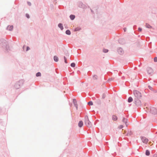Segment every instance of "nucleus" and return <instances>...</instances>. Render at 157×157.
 Segmentation results:
<instances>
[{
    "mask_svg": "<svg viewBox=\"0 0 157 157\" xmlns=\"http://www.w3.org/2000/svg\"><path fill=\"white\" fill-rule=\"evenodd\" d=\"M0 46L6 50L7 52H8L10 50L9 43L6 38H0Z\"/></svg>",
    "mask_w": 157,
    "mask_h": 157,
    "instance_id": "obj_1",
    "label": "nucleus"
},
{
    "mask_svg": "<svg viewBox=\"0 0 157 157\" xmlns=\"http://www.w3.org/2000/svg\"><path fill=\"white\" fill-rule=\"evenodd\" d=\"M24 83V81L23 80H20L19 81L17 82L14 85L15 88L17 89H19L21 86H22Z\"/></svg>",
    "mask_w": 157,
    "mask_h": 157,
    "instance_id": "obj_2",
    "label": "nucleus"
},
{
    "mask_svg": "<svg viewBox=\"0 0 157 157\" xmlns=\"http://www.w3.org/2000/svg\"><path fill=\"white\" fill-rule=\"evenodd\" d=\"M84 118L85 124L87 127H91L92 124L89 120L88 116L87 115L85 116Z\"/></svg>",
    "mask_w": 157,
    "mask_h": 157,
    "instance_id": "obj_3",
    "label": "nucleus"
},
{
    "mask_svg": "<svg viewBox=\"0 0 157 157\" xmlns=\"http://www.w3.org/2000/svg\"><path fill=\"white\" fill-rule=\"evenodd\" d=\"M133 93L136 99H140L142 97L141 93L136 90H134Z\"/></svg>",
    "mask_w": 157,
    "mask_h": 157,
    "instance_id": "obj_4",
    "label": "nucleus"
},
{
    "mask_svg": "<svg viewBox=\"0 0 157 157\" xmlns=\"http://www.w3.org/2000/svg\"><path fill=\"white\" fill-rule=\"evenodd\" d=\"M150 111L151 113L153 114H156L157 113V109L153 107H150Z\"/></svg>",
    "mask_w": 157,
    "mask_h": 157,
    "instance_id": "obj_5",
    "label": "nucleus"
},
{
    "mask_svg": "<svg viewBox=\"0 0 157 157\" xmlns=\"http://www.w3.org/2000/svg\"><path fill=\"white\" fill-rule=\"evenodd\" d=\"M134 102L137 106H140L141 105V103L139 99L135 98Z\"/></svg>",
    "mask_w": 157,
    "mask_h": 157,
    "instance_id": "obj_6",
    "label": "nucleus"
},
{
    "mask_svg": "<svg viewBox=\"0 0 157 157\" xmlns=\"http://www.w3.org/2000/svg\"><path fill=\"white\" fill-rule=\"evenodd\" d=\"M78 6L81 8L83 9H86L87 7L86 6L83 4V3L81 2H79L78 3Z\"/></svg>",
    "mask_w": 157,
    "mask_h": 157,
    "instance_id": "obj_7",
    "label": "nucleus"
},
{
    "mask_svg": "<svg viewBox=\"0 0 157 157\" xmlns=\"http://www.w3.org/2000/svg\"><path fill=\"white\" fill-rule=\"evenodd\" d=\"M117 52L119 54L121 55L123 54L124 53V51L122 48L120 47L117 48Z\"/></svg>",
    "mask_w": 157,
    "mask_h": 157,
    "instance_id": "obj_8",
    "label": "nucleus"
},
{
    "mask_svg": "<svg viewBox=\"0 0 157 157\" xmlns=\"http://www.w3.org/2000/svg\"><path fill=\"white\" fill-rule=\"evenodd\" d=\"M140 137L142 142L143 143H147L148 142V139L143 136H141Z\"/></svg>",
    "mask_w": 157,
    "mask_h": 157,
    "instance_id": "obj_9",
    "label": "nucleus"
},
{
    "mask_svg": "<svg viewBox=\"0 0 157 157\" xmlns=\"http://www.w3.org/2000/svg\"><path fill=\"white\" fill-rule=\"evenodd\" d=\"M147 71L149 74L152 75L153 72V70L150 67H148L147 69Z\"/></svg>",
    "mask_w": 157,
    "mask_h": 157,
    "instance_id": "obj_10",
    "label": "nucleus"
},
{
    "mask_svg": "<svg viewBox=\"0 0 157 157\" xmlns=\"http://www.w3.org/2000/svg\"><path fill=\"white\" fill-rule=\"evenodd\" d=\"M128 121V120L127 119L123 117V120H122V121L125 124V125L126 127H127L128 125V124H127V121Z\"/></svg>",
    "mask_w": 157,
    "mask_h": 157,
    "instance_id": "obj_11",
    "label": "nucleus"
},
{
    "mask_svg": "<svg viewBox=\"0 0 157 157\" xmlns=\"http://www.w3.org/2000/svg\"><path fill=\"white\" fill-rule=\"evenodd\" d=\"M73 104L75 106L76 108L77 109H78V105L77 104V101L75 99H73Z\"/></svg>",
    "mask_w": 157,
    "mask_h": 157,
    "instance_id": "obj_12",
    "label": "nucleus"
},
{
    "mask_svg": "<svg viewBox=\"0 0 157 157\" xmlns=\"http://www.w3.org/2000/svg\"><path fill=\"white\" fill-rule=\"evenodd\" d=\"M13 25H8L6 28V29L9 31H11L13 30Z\"/></svg>",
    "mask_w": 157,
    "mask_h": 157,
    "instance_id": "obj_13",
    "label": "nucleus"
},
{
    "mask_svg": "<svg viewBox=\"0 0 157 157\" xmlns=\"http://www.w3.org/2000/svg\"><path fill=\"white\" fill-rule=\"evenodd\" d=\"M132 134V132L131 130H128L126 136H130Z\"/></svg>",
    "mask_w": 157,
    "mask_h": 157,
    "instance_id": "obj_14",
    "label": "nucleus"
},
{
    "mask_svg": "<svg viewBox=\"0 0 157 157\" xmlns=\"http://www.w3.org/2000/svg\"><path fill=\"white\" fill-rule=\"evenodd\" d=\"M58 27L60 28L61 30L63 29V24L61 23H59L58 24Z\"/></svg>",
    "mask_w": 157,
    "mask_h": 157,
    "instance_id": "obj_15",
    "label": "nucleus"
},
{
    "mask_svg": "<svg viewBox=\"0 0 157 157\" xmlns=\"http://www.w3.org/2000/svg\"><path fill=\"white\" fill-rule=\"evenodd\" d=\"M118 42L120 44H124V40L122 39H119L118 40Z\"/></svg>",
    "mask_w": 157,
    "mask_h": 157,
    "instance_id": "obj_16",
    "label": "nucleus"
},
{
    "mask_svg": "<svg viewBox=\"0 0 157 157\" xmlns=\"http://www.w3.org/2000/svg\"><path fill=\"white\" fill-rule=\"evenodd\" d=\"M112 119L114 121H117L118 119V118L117 116L115 115H113L112 117Z\"/></svg>",
    "mask_w": 157,
    "mask_h": 157,
    "instance_id": "obj_17",
    "label": "nucleus"
},
{
    "mask_svg": "<svg viewBox=\"0 0 157 157\" xmlns=\"http://www.w3.org/2000/svg\"><path fill=\"white\" fill-rule=\"evenodd\" d=\"M148 87L149 89L152 91L156 93L157 92L156 90L153 89V88L150 86H148Z\"/></svg>",
    "mask_w": 157,
    "mask_h": 157,
    "instance_id": "obj_18",
    "label": "nucleus"
},
{
    "mask_svg": "<svg viewBox=\"0 0 157 157\" xmlns=\"http://www.w3.org/2000/svg\"><path fill=\"white\" fill-rule=\"evenodd\" d=\"M83 125V123L82 121H80L78 123V126L80 127L81 128L82 127Z\"/></svg>",
    "mask_w": 157,
    "mask_h": 157,
    "instance_id": "obj_19",
    "label": "nucleus"
},
{
    "mask_svg": "<svg viewBox=\"0 0 157 157\" xmlns=\"http://www.w3.org/2000/svg\"><path fill=\"white\" fill-rule=\"evenodd\" d=\"M132 101H133V98L132 97H130L128 98V103H130V102H132Z\"/></svg>",
    "mask_w": 157,
    "mask_h": 157,
    "instance_id": "obj_20",
    "label": "nucleus"
},
{
    "mask_svg": "<svg viewBox=\"0 0 157 157\" xmlns=\"http://www.w3.org/2000/svg\"><path fill=\"white\" fill-rule=\"evenodd\" d=\"M70 18L71 20H73L75 19V16L74 15L71 14L70 16Z\"/></svg>",
    "mask_w": 157,
    "mask_h": 157,
    "instance_id": "obj_21",
    "label": "nucleus"
},
{
    "mask_svg": "<svg viewBox=\"0 0 157 157\" xmlns=\"http://www.w3.org/2000/svg\"><path fill=\"white\" fill-rule=\"evenodd\" d=\"M53 59L54 61L56 62H58L59 60V58L56 56H54Z\"/></svg>",
    "mask_w": 157,
    "mask_h": 157,
    "instance_id": "obj_22",
    "label": "nucleus"
},
{
    "mask_svg": "<svg viewBox=\"0 0 157 157\" xmlns=\"http://www.w3.org/2000/svg\"><path fill=\"white\" fill-rule=\"evenodd\" d=\"M65 33L67 35H70L71 34V32L69 30L67 29Z\"/></svg>",
    "mask_w": 157,
    "mask_h": 157,
    "instance_id": "obj_23",
    "label": "nucleus"
},
{
    "mask_svg": "<svg viewBox=\"0 0 157 157\" xmlns=\"http://www.w3.org/2000/svg\"><path fill=\"white\" fill-rule=\"evenodd\" d=\"M145 154L147 156H149L150 155V152L148 150L146 151Z\"/></svg>",
    "mask_w": 157,
    "mask_h": 157,
    "instance_id": "obj_24",
    "label": "nucleus"
},
{
    "mask_svg": "<svg viewBox=\"0 0 157 157\" xmlns=\"http://www.w3.org/2000/svg\"><path fill=\"white\" fill-rule=\"evenodd\" d=\"M146 28L149 29L151 28L152 27L149 24L147 23L146 24Z\"/></svg>",
    "mask_w": 157,
    "mask_h": 157,
    "instance_id": "obj_25",
    "label": "nucleus"
},
{
    "mask_svg": "<svg viewBox=\"0 0 157 157\" xmlns=\"http://www.w3.org/2000/svg\"><path fill=\"white\" fill-rule=\"evenodd\" d=\"M41 76V74L40 72H38L36 74V77L40 76Z\"/></svg>",
    "mask_w": 157,
    "mask_h": 157,
    "instance_id": "obj_26",
    "label": "nucleus"
},
{
    "mask_svg": "<svg viewBox=\"0 0 157 157\" xmlns=\"http://www.w3.org/2000/svg\"><path fill=\"white\" fill-rule=\"evenodd\" d=\"M96 102L98 105H100L101 103V101L99 99H98L96 101Z\"/></svg>",
    "mask_w": 157,
    "mask_h": 157,
    "instance_id": "obj_27",
    "label": "nucleus"
},
{
    "mask_svg": "<svg viewBox=\"0 0 157 157\" xmlns=\"http://www.w3.org/2000/svg\"><path fill=\"white\" fill-rule=\"evenodd\" d=\"M75 66V64L74 63H72L71 64V66L72 67H74Z\"/></svg>",
    "mask_w": 157,
    "mask_h": 157,
    "instance_id": "obj_28",
    "label": "nucleus"
},
{
    "mask_svg": "<svg viewBox=\"0 0 157 157\" xmlns=\"http://www.w3.org/2000/svg\"><path fill=\"white\" fill-rule=\"evenodd\" d=\"M108 51L109 50L107 49L104 48L103 49V52L104 53H107L108 52Z\"/></svg>",
    "mask_w": 157,
    "mask_h": 157,
    "instance_id": "obj_29",
    "label": "nucleus"
},
{
    "mask_svg": "<svg viewBox=\"0 0 157 157\" xmlns=\"http://www.w3.org/2000/svg\"><path fill=\"white\" fill-rule=\"evenodd\" d=\"M81 29L80 28H75V31H79L81 30Z\"/></svg>",
    "mask_w": 157,
    "mask_h": 157,
    "instance_id": "obj_30",
    "label": "nucleus"
},
{
    "mask_svg": "<svg viewBox=\"0 0 157 157\" xmlns=\"http://www.w3.org/2000/svg\"><path fill=\"white\" fill-rule=\"evenodd\" d=\"M88 104L90 105H93V103L92 101H90L88 103Z\"/></svg>",
    "mask_w": 157,
    "mask_h": 157,
    "instance_id": "obj_31",
    "label": "nucleus"
},
{
    "mask_svg": "<svg viewBox=\"0 0 157 157\" xmlns=\"http://www.w3.org/2000/svg\"><path fill=\"white\" fill-rule=\"evenodd\" d=\"M64 62L66 63H67V58L65 56H64Z\"/></svg>",
    "mask_w": 157,
    "mask_h": 157,
    "instance_id": "obj_32",
    "label": "nucleus"
},
{
    "mask_svg": "<svg viewBox=\"0 0 157 157\" xmlns=\"http://www.w3.org/2000/svg\"><path fill=\"white\" fill-rule=\"evenodd\" d=\"M105 97H106V95H105V94L103 93L102 95V98L103 99H104L105 98Z\"/></svg>",
    "mask_w": 157,
    "mask_h": 157,
    "instance_id": "obj_33",
    "label": "nucleus"
},
{
    "mask_svg": "<svg viewBox=\"0 0 157 157\" xmlns=\"http://www.w3.org/2000/svg\"><path fill=\"white\" fill-rule=\"evenodd\" d=\"M148 47L150 48H151V42L149 43L148 44Z\"/></svg>",
    "mask_w": 157,
    "mask_h": 157,
    "instance_id": "obj_34",
    "label": "nucleus"
},
{
    "mask_svg": "<svg viewBox=\"0 0 157 157\" xmlns=\"http://www.w3.org/2000/svg\"><path fill=\"white\" fill-rule=\"evenodd\" d=\"M123 125H120L118 127V128L120 129H121L123 128Z\"/></svg>",
    "mask_w": 157,
    "mask_h": 157,
    "instance_id": "obj_35",
    "label": "nucleus"
},
{
    "mask_svg": "<svg viewBox=\"0 0 157 157\" xmlns=\"http://www.w3.org/2000/svg\"><path fill=\"white\" fill-rule=\"evenodd\" d=\"M26 17L28 18H30V16L29 15L28 13H26L25 14Z\"/></svg>",
    "mask_w": 157,
    "mask_h": 157,
    "instance_id": "obj_36",
    "label": "nucleus"
},
{
    "mask_svg": "<svg viewBox=\"0 0 157 157\" xmlns=\"http://www.w3.org/2000/svg\"><path fill=\"white\" fill-rule=\"evenodd\" d=\"M113 79L112 78H109L107 80L108 82L111 81L113 80Z\"/></svg>",
    "mask_w": 157,
    "mask_h": 157,
    "instance_id": "obj_37",
    "label": "nucleus"
},
{
    "mask_svg": "<svg viewBox=\"0 0 157 157\" xmlns=\"http://www.w3.org/2000/svg\"><path fill=\"white\" fill-rule=\"evenodd\" d=\"M154 61L155 62H157V57H155L154 58Z\"/></svg>",
    "mask_w": 157,
    "mask_h": 157,
    "instance_id": "obj_38",
    "label": "nucleus"
},
{
    "mask_svg": "<svg viewBox=\"0 0 157 157\" xmlns=\"http://www.w3.org/2000/svg\"><path fill=\"white\" fill-rule=\"evenodd\" d=\"M142 30V29L141 28L139 27L138 28V31L139 32H141Z\"/></svg>",
    "mask_w": 157,
    "mask_h": 157,
    "instance_id": "obj_39",
    "label": "nucleus"
},
{
    "mask_svg": "<svg viewBox=\"0 0 157 157\" xmlns=\"http://www.w3.org/2000/svg\"><path fill=\"white\" fill-rule=\"evenodd\" d=\"M108 74L109 75H111L112 74V73L110 72H108Z\"/></svg>",
    "mask_w": 157,
    "mask_h": 157,
    "instance_id": "obj_40",
    "label": "nucleus"
},
{
    "mask_svg": "<svg viewBox=\"0 0 157 157\" xmlns=\"http://www.w3.org/2000/svg\"><path fill=\"white\" fill-rule=\"evenodd\" d=\"M27 3H28V4L29 6H31V3L30 2H27Z\"/></svg>",
    "mask_w": 157,
    "mask_h": 157,
    "instance_id": "obj_41",
    "label": "nucleus"
},
{
    "mask_svg": "<svg viewBox=\"0 0 157 157\" xmlns=\"http://www.w3.org/2000/svg\"><path fill=\"white\" fill-rule=\"evenodd\" d=\"M30 49V48L28 46H27V47H26V51H28Z\"/></svg>",
    "mask_w": 157,
    "mask_h": 157,
    "instance_id": "obj_42",
    "label": "nucleus"
},
{
    "mask_svg": "<svg viewBox=\"0 0 157 157\" xmlns=\"http://www.w3.org/2000/svg\"><path fill=\"white\" fill-rule=\"evenodd\" d=\"M97 75H94L93 76V78H96V79H97Z\"/></svg>",
    "mask_w": 157,
    "mask_h": 157,
    "instance_id": "obj_43",
    "label": "nucleus"
},
{
    "mask_svg": "<svg viewBox=\"0 0 157 157\" xmlns=\"http://www.w3.org/2000/svg\"><path fill=\"white\" fill-rule=\"evenodd\" d=\"M136 25H135L133 27V28L134 29H136Z\"/></svg>",
    "mask_w": 157,
    "mask_h": 157,
    "instance_id": "obj_44",
    "label": "nucleus"
},
{
    "mask_svg": "<svg viewBox=\"0 0 157 157\" xmlns=\"http://www.w3.org/2000/svg\"><path fill=\"white\" fill-rule=\"evenodd\" d=\"M90 10H91V12L93 13H94V11L91 9V8H90Z\"/></svg>",
    "mask_w": 157,
    "mask_h": 157,
    "instance_id": "obj_45",
    "label": "nucleus"
},
{
    "mask_svg": "<svg viewBox=\"0 0 157 157\" xmlns=\"http://www.w3.org/2000/svg\"><path fill=\"white\" fill-rule=\"evenodd\" d=\"M126 28H124V31L125 32L126 31Z\"/></svg>",
    "mask_w": 157,
    "mask_h": 157,
    "instance_id": "obj_46",
    "label": "nucleus"
},
{
    "mask_svg": "<svg viewBox=\"0 0 157 157\" xmlns=\"http://www.w3.org/2000/svg\"><path fill=\"white\" fill-rule=\"evenodd\" d=\"M2 109L1 107H0V113H1L2 111Z\"/></svg>",
    "mask_w": 157,
    "mask_h": 157,
    "instance_id": "obj_47",
    "label": "nucleus"
},
{
    "mask_svg": "<svg viewBox=\"0 0 157 157\" xmlns=\"http://www.w3.org/2000/svg\"><path fill=\"white\" fill-rule=\"evenodd\" d=\"M126 131H124V133L125 134V133H126Z\"/></svg>",
    "mask_w": 157,
    "mask_h": 157,
    "instance_id": "obj_48",
    "label": "nucleus"
}]
</instances>
